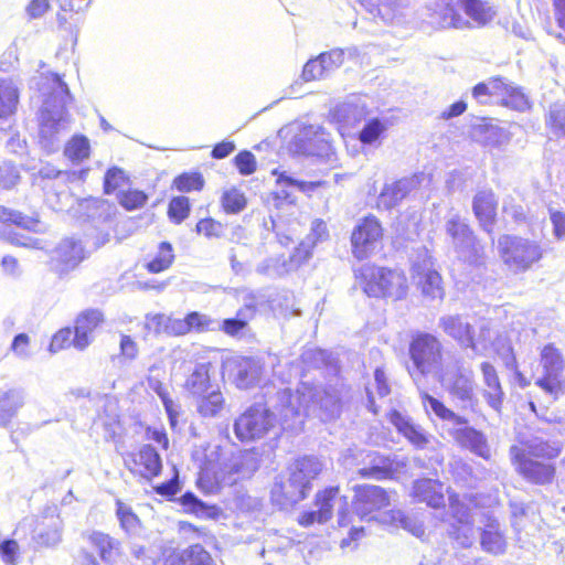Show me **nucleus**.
<instances>
[{
	"instance_id": "15",
	"label": "nucleus",
	"mask_w": 565,
	"mask_h": 565,
	"mask_svg": "<svg viewBox=\"0 0 565 565\" xmlns=\"http://www.w3.org/2000/svg\"><path fill=\"white\" fill-rule=\"evenodd\" d=\"M383 228L375 216H366L358 222L351 234L353 256L363 260L369 258L380 247Z\"/></svg>"
},
{
	"instance_id": "36",
	"label": "nucleus",
	"mask_w": 565,
	"mask_h": 565,
	"mask_svg": "<svg viewBox=\"0 0 565 565\" xmlns=\"http://www.w3.org/2000/svg\"><path fill=\"white\" fill-rule=\"evenodd\" d=\"M24 404L22 390L12 388L0 396V426H7Z\"/></svg>"
},
{
	"instance_id": "61",
	"label": "nucleus",
	"mask_w": 565,
	"mask_h": 565,
	"mask_svg": "<svg viewBox=\"0 0 565 565\" xmlns=\"http://www.w3.org/2000/svg\"><path fill=\"white\" fill-rule=\"evenodd\" d=\"M0 557L7 565H15L20 557V546L14 540H4L0 543Z\"/></svg>"
},
{
	"instance_id": "59",
	"label": "nucleus",
	"mask_w": 565,
	"mask_h": 565,
	"mask_svg": "<svg viewBox=\"0 0 565 565\" xmlns=\"http://www.w3.org/2000/svg\"><path fill=\"white\" fill-rule=\"evenodd\" d=\"M329 238V231L327 224L320 220L316 218L311 223L310 233L306 236L303 242H309V245L312 244L315 248L317 244L326 242Z\"/></svg>"
},
{
	"instance_id": "46",
	"label": "nucleus",
	"mask_w": 565,
	"mask_h": 565,
	"mask_svg": "<svg viewBox=\"0 0 565 565\" xmlns=\"http://www.w3.org/2000/svg\"><path fill=\"white\" fill-rule=\"evenodd\" d=\"M260 376V369L257 363L246 360L239 364L236 374V385L239 388H248L258 382Z\"/></svg>"
},
{
	"instance_id": "56",
	"label": "nucleus",
	"mask_w": 565,
	"mask_h": 565,
	"mask_svg": "<svg viewBox=\"0 0 565 565\" xmlns=\"http://www.w3.org/2000/svg\"><path fill=\"white\" fill-rule=\"evenodd\" d=\"M0 238L9 242L12 245L30 248H41L40 242L38 239L24 237L23 235L15 233L10 226H2L0 228Z\"/></svg>"
},
{
	"instance_id": "6",
	"label": "nucleus",
	"mask_w": 565,
	"mask_h": 565,
	"mask_svg": "<svg viewBox=\"0 0 565 565\" xmlns=\"http://www.w3.org/2000/svg\"><path fill=\"white\" fill-rule=\"evenodd\" d=\"M356 284L369 297L393 300L406 296L408 286L403 271L365 264L355 270Z\"/></svg>"
},
{
	"instance_id": "57",
	"label": "nucleus",
	"mask_w": 565,
	"mask_h": 565,
	"mask_svg": "<svg viewBox=\"0 0 565 565\" xmlns=\"http://www.w3.org/2000/svg\"><path fill=\"white\" fill-rule=\"evenodd\" d=\"M502 105L519 111H524L530 108V102L525 94L520 89V87H516L513 84L511 85L505 99H503Z\"/></svg>"
},
{
	"instance_id": "22",
	"label": "nucleus",
	"mask_w": 565,
	"mask_h": 565,
	"mask_svg": "<svg viewBox=\"0 0 565 565\" xmlns=\"http://www.w3.org/2000/svg\"><path fill=\"white\" fill-rule=\"evenodd\" d=\"M84 259V248L81 242L67 238L62 241L53 250L52 268L60 275L67 274Z\"/></svg>"
},
{
	"instance_id": "40",
	"label": "nucleus",
	"mask_w": 565,
	"mask_h": 565,
	"mask_svg": "<svg viewBox=\"0 0 565 565\" xmlns=\"http://www.w3.org/2000/svg\"><path fill=\"white\" fill-rule=\"evenodd\" d=\"M116 516L121 530L129 536L137 535L141 530V521L134 512L131 505L116 500Z\"/></svg>"
},
{
	"instance_id": "20",
	"label": "nucleus",
	"mask_w": 565,
	"mask_h": 565,
	"mask_svg": "<svg viewBox=\"0 0 565 565\" xmlns=\"http://www.w3.org/2000/svg\"><path fill=\"white\" fill-rule=\"evenodd\" d=\"M449 513L451 514L449 535L460 546H470L475 540L473 522L469 509L456 494H449Z\"/></svg>"
},
{
	"instance_id": "8",
	"label": "nucleus",
	"mask_w": 565,
	"mask_h": 565,
	"mask_svg": "<svg viewBox=\"0 0 565 565\" xmlns=\"http://www.w3.org/2000/svg\"><path fill=\"white\" fill-rule=\"evenodd\" d=\"M280 431L278 418L266 405L248 407L234 422V434L243 443L263 439Z\"/></svg>"
},
{
	"instance_id": "41",
	"label": "nucleus",
	"mask_w": 565,
	"mask_h": 565,
	"mask_svg": "<svg viewBox=\"0 0 565 565\" xmlns=\"http://www.w3.org/2000/svg\"><path fill=\"white\" fill-rule=\"evenodd\" d=\"M209 369L210 364L207 363L198 364L186 379L185 388L192 395L201 396L211 388Z\"/></svg>"
},
{
	"instance_id": "10",
	"label": "nucleus",
	"mask_w": 565,
	"mask_h": 565,
	"mask_svg": "<svg viewBox=\"0 0 565 565\" xmlns=\"http://www.w3.org/2000/svg\"><path fill=\"white\" fill-rule=\"evenodd\" d=\"M242 452L224 456L217 465H209L202 469L198 479L199 488L206 494L216 493L226 486L236 483L243 467Z\"/></svg>"
},
{
	"instance_id": "11",
	"label": "nucleus",
	"mask_w": 565,
	"mask_h": 565,
	"mask_svg": "<svg viewBox=\"0 0 565 565\" xmlns=\"http://www.w3.org/2000/svg\"><path fill=\"white\" fill-rule=\"evenodd\" d=\"M318 510L303 512L299 516L302 526H310L313 523H326L332 516L333 508H337L339 526H347L350 523L348 514V501L345 497L339 495V488L331 487L319 492L316 498Z\"/></svg>"
},
{
	"instance_id": "21",
	"label": "nucleus",
	"mask_w": 565,
	"mask_h": 565,
	"mask_svg": "<svg viewBox=\"0 0 565 565\" xmlns=\"http://www.w3.org/2000/svg\"><path fill=\"white\" fill-rule=\"evenodd\" d=\"M510 457L516 471L525 479L534 483H550L555 475V467L550 463H543L525 456V449L513 445L510 447Z\"/></svg>"
},
{
	"instance_id": "26",
	"label": "nucleus",
	"mask_w": 565,
	"mask_h": 565,
	"mask_svg": "<svg viewBox=\"0 0 565 565\" xmlns=\"http://www.w3.org/2000/svg\"><path fill=\"white\" fill-rule=\"evenodd\" d=\"M388 419L398 433L416 448L424 449L429 444L430 436L422 426L415 424L408 416L394 409L388 414Z\"/></svg>"
},
{
	"instance_id": "12",
	"label": "nucleus",
	"mask_w": 565,
	"mask_h": 565,
	"mask_svg": "<svg viewBox=\"0 0 565 565\" xmlns=\"http://www.w3.org/2000/svg\"><path fill=\"white\" fill-rule=\"evenodd\" d=\"M440 385L455 398L462 402L472 399L473 375L462 366L460 360L452 358L446 361L436 376Z\"/></svg>"
},
{
	"instance_id": "32",
	"label": "nucleus",
	"mask_w": 565,
	"mask_h": 565,
	"mask_svg": "<svg viewBox=\"0 0 565 565\" xmlns=\"http://www.w3.org/2000/svg\"><path fill=\"white\" fill-rule=\"evenodd\" d=\"M147 328L157 333L163 332L169 335H184L190 333L186 316L183 319H179L158 313L148 318Z\"/></svg>"
},
{
	"instance_id": "50",
	"label": "nucleus",
	"mask_w": 565,
	"mask_h": 565,
	"mask_svg": "<svg viewBox=\"0 0 565 565\" xmlns=\"http://www.w3.org/2000/svg\"><path fill=\"white\" fill-rule=\"evenodd\" d=\"M440 26L443 28H455V29H469L471 28V23L469 20L461 17L456 9L449 4L446 3L445 8L440 12Z\"/></svg>"
},
{
	"instance_id": "29",
	"label": "nucleus",
	"mask_w": 565,
	"mask_h": 565,
	"mask_svg": "<svg viewBox=\"0 0 565 565\" xmlns=\"http://www.w3.org/2000/svg\"><path fill=\"white\" fill-rule=\"evenodd\" d=\"M87 541L96 548L100 558L107 564H116L121 556L120 542L110 535L92 531L86 534Z\"/></svg>"
},
{
	"instance_id": "42",
	"label": "nucleus",
	"mask_w": 565,
	"mask_h": 565,
	"mask_svg": "<svg viewBox=\"0 0 565 565\" xmlns=\"http://www.w3.org/2000/svg\"><path fill=\"white\" fill-rule=\"evenodd\" d=\"M196 409L203 417H215L224 407V397L218 390L198 396Z\"/></svg>"
},
{
	"instance_id": "28",
	"label": "nucleus",
	"mask_w": 565,
	"mask_h": 565,
	"mask_svg": "<svg viewBox=\"0 0 565 565\" xmlns=\"http://www.w3.org/2000/svg\"><path fill=\"white\" fill-rule=\"evenodd\" d=\"M289 151L310 163L332 164L337 160L331 143H290Z\"/></svg>"
},
{
	"instance_id": "49",
	"label": "nucleus",
	"mask_w": 565,
	"mask_h": 565,
	"mask_svg": "<svg viewBox=\"0 0 565 565\" xmlns=\"http://www.w3.org/2000/svg\"><path fill=\"white\" fill-rule=\"evenodd\" d=\"M256 271L262 275H266L269 277L282 276L289 271H291V267L285 258L281 259L279 257H270L260 263Z\"/></svg>"
},
{
	"instance_id": "4",
	"label": "nucleus",
	"mask_w": 565,
	"mask_h": 565,
	"mask_svg": "<svg viewBox=\"0 0 565 565\" xmlns=\"http://www.w3.org/2000/svg\"><path fill=\"white\" fill-rule=\"evenodd\" d=\"M420 398L427 413L431 412L438 418L454 426L451 435L460 446L486 460L490 459L491 450L486 436L481 431L468 426V420L465 417L457 415L428 393L422 392Z\"/></svg>"
},
{
	"instance_id": "37",
	"label": "nucleus",
	"mask_w": 565,
	"mask_h": 565,
	"mask_svg": "<svg viewBox=\"0 0 565 565\" xmlns=\"http://www.w3.org/2000/svg\"><path fill=\"white\" fill-rule=\"evenodd\" d=\"M484 384L488 386L486 397L488 404L495 411H499L502 404L503 392L497 375L495 369L488 362L481 364Z\"/></svg>"
},
{
	"instance_id": "35",
	"label": "nucleus",
	"mask_w": 565,
	"mask_h": 565,
	"mask_svg": "<svg viewBox=\"0 0 565 565\" xmlns=\"http://www.w3.org/2000/svg\"><path fill=\"white\" fill-rule=\"evenodd\" d=\"M19 87L10 77H0V118H8L17 110Z\"/></svg>"
},
{
	"instance_id": "17",
	"label": "nucleus",
	"mask_w": 565,
	"mask_h": 565,
	"mask_svg": "<svg viewBox=\"0 0 565 565\" xmlns=\"http://www.w3.org/2000/svg\"><path fill=\"white\" fill-rule=\"evenodd\" d=\"M342 458L347 468L363 465L359 469V475L363 478L382 479L393 471V461L377 451L348 449Z\"/></svg>"
},
{
	"instance_id": "54",
	"label": "nucleus",
	"mask_w": 565,
	"mask_h": 565,
	"mask_svg": "<svg viewBox=\"0 0 565 565\" xmlns=\"http://www.w3.org/2000/svg\"><path fill=\"white\" fill-rule=\"evenodd\" d=\"M190 213V201L186 196L173 198L168 207V215L170 220L177 224L184 221Z\"/></svg>"
},
{
	"instance_id": "52",
	"label": "nucleus",
	"mask_w": 565,
	"mask_h": 565,
	"mask_svg": "<svg viewBox=\"0 0 565 565\" xmlns=\"http://www.w3.org/2000/svg\"><path fill=\"white\" fill-rule=\"evenodd\" d=\"M181 503L184 508H186L190 512L199 515V516H207L211 518L215 514V507L209 505L201 500H199L195 494L191 492H186L181 497Z\"/></svg>"
},
{
	"instance_id": "18",
	"label": "nucleus",
	"mask_w": 565,
	"mask_h": 565,
	"mask_svg": "<svg viewBox=\"0 0 565 565\" xmlns=\"http://www.w3.org/2000/svg\"><path fill=\"white\" fill-rule=\"evenodd\" d=\"M446 232L459 258L476 263L482 255V247L477 244L472 232L458 214H450L446 221Z\"/></svg>"
},
{
	"instance_id": "1",
	"label": "nucleus",
	"mask_w": 565,
	"mask_h": 565,
	"mask_svg": "<svg viewBox=\"0 0 565 565\" xmlns=\"http://www.w3.org/2000/svg\"><path fill=\"white\" fill-rule=\"evenodd\" d=\"M278 397L284 420L305 414L318 416L327 422L338 417L341 411L339 392L331 386L323 387L303 382L297 388L296 396L290 390H284L278 393Z\"/></svg>"
},
{
	"instance_id": "27",
	"label": "nucleus",
	"mask_w": 565,
	"mask_h": 565,
	"mask_svg": "<svg viewBox=\"0 0 565 565\" xmlns=\"http://www.w3.org/2000/svg\"><path fill=\"white\" fill-rule=\"evenodd\" d=\"M282 140L289 141H328L326 132L319 125H307L302 121H294L278 131Z\"/></svg>"
},
{
	"instance_id": "30",
	"label": "nucleus",
	"mask_w": 565,
	"mask_h": 565,
	"mask_svg": "<svg viewBox=\"0 0 565 565\" xmlns=\"http://www.w3.org/2000/svg\"><path fill=\"white\" fill-rule=\"evenodd\" d=\"M472 209L481 226L488 233H491L497 215V201L492 191L483 190L478 192L473 198Z\"/></svg>"
},
{
	"instance_id": "51",
	"label": "nucleus",
	"mask_w": 565,
	"mask_h": 565,
	"mask_svg": "<svg viewBox=\"0 0 565 565\" xmlns=\"http://www.w3.org/2000/svg\"><path fill=\"white\" fill-rule=\"evenodd\" d=\"M173 186L180 192L201 191L204 179L198 172L182 173L173 180Z\"/></svg>"
},
{
	"instance_id": "48",
	"label": "nucleus",
	"mask_w": 565,
	"mask_h": 565,
	"mask_svg": "<svg viewBox=\"0 0 565 565\" xmlns=\"http://www.w3.org/2000/svg\"><path fill=\"white\" fill-rule=\"evenodd\" d=\"M189 332H206L216 330L220 321L212 319L210 316L192 311L186 315Z\"/></svg>"
},
{
	"instance_id": "44",
	"label": "nucleus",
	"mask_w": 565,
	"mask_h": 565,
	"mask_svg": "<svg viewBox=\"0 0 565 565\" xmlns=\"http://www.w3.org/2000/svg\"><path fill=\"white\" fill-rule=\"evenodd\" d=\"M0 222L7 223L10 222L15 224L24 230L40 232L42 231V225L39 220L24 216L20 212L6 209L0 206Z\"/></svg>"
},
{
	"instance_id": "64",
	"label": "nucleus",
	"mask_w": 565,
	"mask_h": 565,
	"mask_svg": "<svg viewBox=\"0 0 565 565\" xmlns=\"http://www.w3.org/2000/svg\"><path fill=\"white\" fill-rule=\"evenodd\" d=\"M482 128L489 141H505L510 139V134L505 126L497 120L484 124Z\"/></svg>"
},
{
	"instance_id": "55",
	"label": "nucleus",
	"mask_w": 565,
	"mask_h": 565,
	"mask_svg": "<svg viewBox=\"0 0 565 565\" xmlns=\"http://www.w3.org/2000/svg\"><path fill=\"white\" fill-rule=\"evenodd\" d=\"M253 309L250 307H246L245 310H239L237 312L236 318L225 319L220 321V326L217 329H222L228 335H236L239 331H242L247 324V315L246 312H250Z\"/></svg>"
},
{
	"instance_id": "13",
	"label": "nucleus",
	"mask_w": 565,
	"mask_h": 565,
	"mask_svg": "<svg viewBox=\"0 0 565 565\" xmlns=\"http://www.w3.org/2000/svg\"><path fill=\"white\" fill-rule=\"evenodd\" d=\"M540 364L543 375L535 384L554 399L564 394L565 382L563 380L564 359L562 353L553 344H546L541 351Z\"/></svg>"
},
{
	"instance_id": "7",
	"label": "nucleus",
	"mask_w": 565,
	"mask_h": 565,
	"mask_svg": "<svg viewBox=\"0 0 565 565\" xmlns=\"http://www.w3.org/2000/svg\"><path fill=\"white\" fill-rule=\"evenodd\" d=\"M409 355L413 362L409 374L417 385L426 375L436 377L441 365L454 358L444 356L440 341L428 333L418 334L413 339L409 344Z\"/></svg>"
},
{
	"instance_id": "43",
	"label": "nucleus",
	"mask_w": 565,
	"mask_h": 565,
	"mask_svg": "<svg viewBox=\"0 0 565 565\" xmlns=\"http://www.w3.org/2000/svg\"><path fill=\"white\" fill-rule=\"evenodd\" d=\"M545 122L557 138H565V104L551 105L545 116Z\"/></svg>"
},
{
	"instance_id": "25",
	"label": "nucleus",
	"mask_w": 565,
	"mask_h": 565,
	"mask_svg": "<svg viewBox=\"0 0 565 565\" xmlns=\"http://www.w3.org/2000/svg\"><path fill=\"white\" fill-rule=\"evenodd\" d=\"M50 515L44 516L38 524L33 541L40 547H55L62 542L63 521L56 513V508H50Z\"/></svg>"
},
{
	"instance_id": "16",
	"label": "nucleus",
	"mask_w": 565,
	"mask_h": 565,
	"mask_svg": "<svg viewBox=\"0 0 565 565\" xmlns=\"http://www.w3.org/2000/svg\"><path fill=\"white\" fill-rule=\"evenodd\" d=\"M412 277L425 297L441 299L444 297L443 279L435 268L434 260L428 250L418 253L412 266Z\"/></svg>"
},
{
	"instance_id": "9",
	"label": "nucleus",
	"mask_w": 565,
	"mask_h": 565,
	"mask_svg": "<svg viewBox=\"0 0 565 565\" xmlns=\"http://www.w3.org/2000/svg\"><path fill=\"white\" fill-rule=\"evenodd\" d=\"M498 250L503 264L514 274L529 270L543 257L540 243L520 236H500Z\"/></svg>"
},
{
	"instance_id": "58",
	"label": "nucleus",
	"mask_w": 565,
	"mask_h": 565,
	"mask_svg": "<svg viewBox=\"0 0 565 565\" xmlns=\"http://www.w3.org/2000/svg\"><path fill=\"white\" fill-rule=\"evenodd\" d=\"M127 183V177L124 170L119 168H110L104 179V189L107 194L115 192L118 189H121Z\"/></svg>"
},
{
	"instance_id": "5",
	"label": "nucleus",
	"mask_w": 565,
	"mask_h": 565,
	"mask_svg": "<svg viewBox=\"0 0 565 565\" xmlns=\"http://www.w3.org/2000/svg\"><path fill=\"white\" fill-rule=\"evenodd\" d=\"M322 467V462L311 456L295 460L288 468L287 481L273 488V499L280 505L295 504L303 500L311 489V481L321 473Z\"/></svg>"
},
{
	"instance_id": "53",
	"label": "nucleus",
	"mask_w": 565,
	"mask_h": 565,
	"mask_svg": "<svg viewBox=\"0 0 565 565\" xmlns=\"http://www.w3.org/2000/svg\"><path fill=\"white\" fill-rule=\"evenodd\" d=\"M273 174L277 175V183L279 185L296 188L300 192H303V193H310L322 184V182H320V181H317V182L299 181V180L294 179L292 177L288 175L286 173V171L279 172L277 169H275L273 171Z\"/></svg>"
},
{
	"instance_id": "62",
	"label": "nucleus",
	"mask_w": 565,
	"mask_h": 565,
	"mask_svg": "<svg viewBox=\"0 0 565 565\" xmlns=\"http://www.w3.org/2000/svg\"><path fill=\"white\" fill-rule=\"evenodd\" d=\"M185 556L189 558V565H215L210 553L200 544L185 548Z\"/></svg>"
},
{
	"instance_id": "2",
	"label": "nucleus",
	"mask_w": 565,
	"mask_h": 565,
	"mask_svg": "<svg viewBox=\"0 0 565 565\" xmlns=\"http://www.w3.org/2000/svg\"><path fill=\"white\" fill-rule=\"evenodd\" d=\"M36 86L41 98L40 136L43 139H52L68 128L66 104L71 99L70 90L66 83L56 73L41 74Z\"/></svg>"
},
{
	"instance_id": "47",
	"label": "nucleus",
	"mask_w": 565,
	"mask_h": 565,
	"mask_svg": "<svg viewBox=\"0 0 565 565\" xmlns=\"http://www.w3.org/2000/svg\"><path fill=\"white\" fill-rule=\"evenodd\" d=\"M173 259L174 254L171 244L162 242L154 258L147 264V269L154 274L161 273L171 266Z\"/></svg>"
},
{
	"instance_id": "38",
	"label": "nucleus",
	"mask_w": 565,
	"mask_h": 565,
	"mask_svg": "<svg viewBox=\"0 0 565 565\" xmlns=\"http://www.w3.org/2000/svg\"><path fill=\"white\" fill-rule=\"evenodd\" d=\"M482 548L492 554H501L505 551L507 542L494 519H489L481 534Z\"/></svg>"
},
{
	"instance_id": "34",
	"label": "nucleus",
	"mask_w": 565,
	"mask_h": 565,
	"mask_svg": "<svg viewBox=\"0 0 565 565\" xmlns=\"http://www.w3.org/2000/svg\"><path fill=\"white\" fill-rule=\"evenodd\" d=\"M135 465L141 467L140 473L146 478L157 477L162 469L161 458L151 445H143L136 455Z\"/></svg>"
},
{
	"instance_id": "63",
	"label": "nucleus",
	"mask_w": 565,
	"mask_h": 565,
	"mask_svg": "<svg viewBox=\"0 0 565 565\" xmlns=\"http://www.w3.org/2000/svg\"><path fill=\"white\" fill-rule=\"evenodd\" d=\"M326 73H328L327 66L318 56L317 58L310 60L306 63L302 70V78L309 82L323 77Z\"/></svg>"
},
{
	"instance_id": "3",
	"label": "nucleus",
	"mask_w": 565,
	"mask_h": 565,
	"mask_svg": "<svg viewBox=\"0 0 565 565\" xmlns=\"http://www.w3.org/2000/svg\"><path fill=\"white\" fill-rule=\"evenodd\" d=\"M354 511L365 522L377 521L404 529L416 536L424 533L420 523L404 514L401 510L382 512L391 505V493L377 486L364 484L355 488Z\"/></svg>"
},
{
	"instance_id": "31",
	"label": "nucleus",
	"mask_w": 565,
	"mask_h": 565,
	"mask_svg": "<svg viewBox=\"0 0 565 565\" xmlns=\"http://www.w3.org/2000/svg\"><path fill=\"white\" fill-rule=\"evenodd\" d=\"M414 497L431 508L444 505L443 483L433 479H422L414 482Z\"/></svg>"
},
{
	"instance_id": "60",
	"label": "nucleus",
	"mask_w": 565,
	"mask_h": 565,
	"mask_svg": "<svg viewBox=\"0 0 565 565\" xmlns=\"http://www.w3.org/2000/svg\"><path fill=\"white\" fill-rule=\"evenodd\" d=\"M46 201L53 210L64 211L72 207L74 198L68 191L63 190L60 192H47Z\"/></svg>"
},
{
	"instance_id": "24",
	"label": "nucleus",
	"mask_w": 565,
	"mask_h": 565,
	"mask_svg": "<svg viewBox=\"0 0 565 565\" xmlns=\"http://www.w3.org/2000/svg\"><path fill=\"white\" fill-rule=\"evenodd\" d=\"M104 321V315L98 309H87L81 312L75 320L73 347L79 351L85 350L93 341L94 331Z\"/></svg>"
},
{
	"instance_id": "23",
	"label": "nucleus",
	"mask_w": 565,
	"mask_h": 565,
	"mask_svg": "<svg viewBox=\"0 0 565 565\" xmlns=\"http://www.w3.org/2000/svg\"><path fill=\"white\" fill-rule=\"evenodd\" d=\"M439 327L461 347L478 351V345L475 341V328L467 317L460 315L444 316L439 319Z\"/></svg>"
},
{
	"instance_id": "39",
	"label": "nucleus",
	"mask_w": 565,
	"mask_h": 565,
	"mask_svg": "<svg viewBox=\"0 0 565 565\" xmlns=\"http://www.w3.org/2000/svg\"><path fill=\"white\" fill-rule=\"evenodd\" d=\"M521 449H525V456L535 458H556L562 450V446L556 441H544L540 438H533L526 440L520 446Z\"/></svg>"
},
{
	"instance_id": "19",
	"label": "nucleus",
	"mask_w": 565,
	"mask_h": 565,
	"mask_svg": "<svg viewBox=\"0 0 565 565\" xmlns=\"http://www.w3.org/2000/svg\"><path fill=\"white\" fill-rule=\"evenodd\" d=\"M433 183V177L428 173H417L411 178L401 179L392 184H386L380 193L377 205L390 210L396 206L412 191H425Z\"/></svg>"
},
{
	"instance_id": "45",
	"label": "nucleus",
	"mask_w": 565,
	"mask_h": 565,
	"mask_svg": "<svg viewBox=\"0 0 565 565\" xmlns=\"http://www.w3.org/2000/svg\"><path fill=\"white\" fill-rule=\"evenodd\" d=\"M221 204L226 213L237 214L246 207L247 199L241 190L230 188L223 192Z\"/></svg>"
},
{
	"instance_id": "14",
	"label": "nucleus",
	"mask_w": 565,
	"mask_h": 565,
	"mask_svg": "<svg viewBox=\"0 0 565 565\" xmlns=\"http://www.w3.org/2000/svg\"><path fill=\"white\" fill-rule=\"evenodd\" d=\"M338 116L342 125L339 128L342 138L359 136V141H375L386 130V125L377 118L367 121L362 129L351 131L349 128L351 121H361L364 116V107L352 103H344L338 109Z\"/></svg>"
},
{
	"instance_id": "33",
	"label": "nucleus",
	"mask_w": 565,
	"mask_h": 565,
	"mask_svg": "<svg viewBox=\"0 0 565 565\" xmlns=\"http://www.w3.org/2000/svg\"><path fill=\"white\" fill-rule=\"evenodd\" d=\"M460 4L477 28L488 25L497 15L494 7L482 0H460Z\"/></svg>"
}]
</instances>
